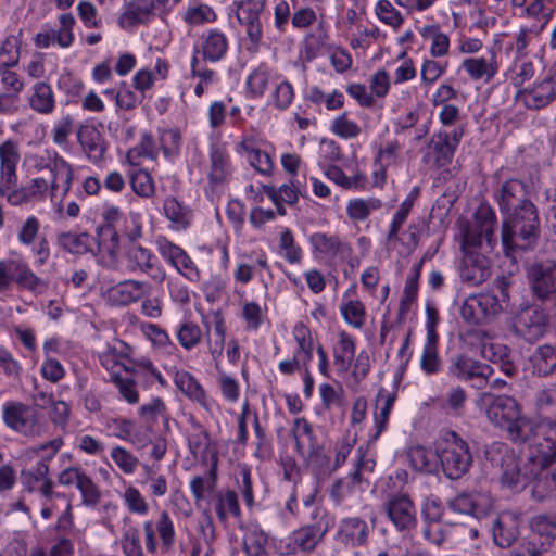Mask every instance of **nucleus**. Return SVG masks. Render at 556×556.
Here are the masks:
<instances>
[{
  "mask_svg": "<svg viewBox=\"0 0 556 556\" xmlns=\"http://www.w3.org/2000/svg\"><path fill=\"white\" fill-rule=\"evenodd\" d=\"M341 313L348 324L362 328L365 323V307L361 301H349L341 306Z\"/></svg>",
  "mask_w": 556,
  "mask_h": 556,
  "instance_id": "62",
  "label": "nucleus"
},
{
  "mask_svg": "<svg viewBox=\"0 0 556 556\" xmlns=\"http://www.w3.org/2000/svg\"><path fill=\"white\" fill-rule=\"evenodd\" d=\"M294 337L298 342V351L295 356L304 364L312 359L313 341L309 330L303 324H299L294 328Z\"/></svg>",
  "mask_w": 556,
  "mask_h": 556,
  "instance_id": "54",
  "label": "nucleus"
},
{
  "mask_svg": "<svg viewBox=\"0 0 556 556\" xmlns=\"http://www.w3.org/2000/svg\"><path fill=\"white\" fill-rule=\"evenodd\" d=\"M2 418L7 427L26 437H39L45 431V425L37 412L22 402H7L3 405Z\"/></svg>",
  "mask_w": 556,
  "mask_h": 556,
  "instance_id": "7",
  "label": "nucleus"
},
{
  "mask_svg": "<svg viewBox=\"0 0 556 556\" xmlns=\"http://www.w3.org/2000/svg\"><path fill=\"white\" fill-rule=\"evenodd\" d=\"M448 506L455 513L471 515L477 518L485 516L492 508L491 500L488 495L465 492L451 500Z\"/></svg>",
  "mask_w": 556,
  "mask_h": 556,
  "instance_id": "20",
  "label": "nucleus"
},
{
  "mask_svg": "<svg viewBox=\"0 0 556 556\" xmlns=\"http://www.w3.org/2000/svg\"><path fill=\"white\" fill-rule=\"evenodd\" d=\"M17 65V58L8 59L0 62V80L7 92H15L20 94L24 88V83L18 74L12 71V67Z\"/></svg>",
  "mask_w": 556,
  "mask_h": 556,
  "instance_id": "42",
  "label": "nucleus"
},
{
  "mask_svg": "<svg viewBox=\"0 0 556 556\" xmlns=\"http://www.w3.org/2000/svg\"><path fill=\"white\" fill-rule=\"evenodd\" d=\"M21 157V149L17 141L7 139L0 143V180L18 178L16 170Z\"/></svg>",
  "mask_w": 556,
  "mask_h": 556,
  "instance_id": "24",
  "label": "nucleus"
},
{
  "mask_svg": "<svg viewBox=\"0 0 556 556\" xmlns=\"http://www.w3.org/2000/svg\"><path fill=\"white\" fill-rule=\"evenodd\" d=\"M214 508L220 522H226L229 516L236 519L241 517L238 495L230 489L219 491L214 495Z\"/></svg>",
  "mask_w": 556,
  "mask_h": 556,
  "instance_id": "33",
  "label": "nucleus"
},
{
  "mask_svg": "<svg viewBox=\"0 0 556 556\" xmlns=\"http://www.w3.org/2000/svg\"><path fill=\"white\" fill-rule=\"evenodd\" d=\"M313 253L319 257L333 260L342 248V242L338 236H328L324 232H316L309 237Z\"/></svg>",
  "mask_w": 556,
  "mask_h": 556,
  "instance_id": "37",
  "label": "nucleus"
},
{
  "mask_svg": "<svg viewBox=\"0 0 556 556\" xmlns=\"http://www.w3.org/2000/svg\"><path fill=\"white\" fill-rule=\"evenodd\" d=\"M356 344L354 339L345 331L340 332L338 346L334 348L333 363L338 372L349 371L355 357Z\"/></svg>",
  "mask_w": 556,
  "mask_h": 556,
  "instance_id": "35",
  "label": "nucleus"
},
{
  "mask_svg": "<svg viewBox=\"0 0 556 556\" xmlns=\"http://www.w3.org/2000/svg\"><path fill=\"white\" fill-rule=\"evenodd\" d=\"M193 432L188 437V445L190 453L197 456L199 453H204L210 443L207 431L198 421H192Z\"/></svg>",
  "mask_w": 556,
  "mask_h": 556,
  "instance_id": "58",
  "label": "nucleus"
},
{
  "mask_svg": "<svg viewBox=\"0 0 556 556\" xmlns=\"http://www.w3.org/2000/svg\"><path fill=\"white\" fill-rule=\"evenodd\" d=\"M89 235L86 232L83 233H74V232H62L58 236L59 245L70 252L75 254L86 253L89 243Z\"/></svg>",
  "mask_w": 556,
  "mask_h": 556,
  "instance_id": "47",
  "label": "nucleus"
},
{
  "mask_svg": "<svg viewBox=\"0 0 556 556\" xmlns=\"http://www.w3.org/2000/svg\"><path fill=\"white\" fill-rule=\"evenodd\" d=\"M13 271V282H15L21 289H25L34 293H41L47 289L46 282L30 269L27 263L15 260Z\"/></svg>",
  "mask_w": 556,
  "mask_h": 556,
  "instance_id": "34",
  "label": "nucleus"
},
{
  "mask_svg": "<svg viewBox=\"0 0 556 556\" xmlns=\"http://www.w3.org/2000/svg\"><path fill=\"white\" fill-rule=\"evenodd\" d=\"M229 172L228 156L218 149L213 148L211 151V172L210 180L213 184H222L225 181Z\"/></svg>",
  "mask_w": 556,
  "mask_h": 556,
  "instance_id": "48",
  "label": "nucleus"
},
{
  "mask_svg": "<svg viewBox=\"0 0 556 556\" xmlns=\"http://www.w3.org/2000/svg\"><path fill=\"white\" fill-rule=\"evenodd\" d=\"M492 463L501 469V482L511 490H522L534 483L533 489L542 494L555 491L554 478L549 473L553 460L545 455L520 459L508 446H501L492 453Z\"/></svg>",
  "mask_w": 556,
  "mask_h": 556,
  "instance_id": "2",
  "label": "nucleus"
},
{
  "mask_svg": "<svg viewBox=\"0 0 556 556\" xmlns=\"http://www.w3.org/2000/svg\"><path fill=\"white\" fill-rule=\"evenodd\" d=\"M292 434L295 448L304 459L314 464L326 458L313 432L312 425L304 417L294 420Z\"/></svg>",
  "mask_w": 556,
  "mask_h": 556,
  "instance_id": "14",
  "label": "nucleus"
},
{
  "mask_svg": "<svg viewBox=\"0 0 556 556\" xmlns=\"http://www.w3.org/2000/svg\"><path fill=\"white\" fill-rule=\"evenodd\" d=\"M495 201L502 214H506L526 203L529 199L528 186L517 178L505 180L495 192Z\"/></svg>",
  "mask_w": 556,
  "mask_h": 556,
  "instance_id": "16",
  "label": "nucleus"
},
{
  "mask_svg": "<svg viewBox=\"0 0 556 556\" xmlns=\"http://www.w3.org/2000/svg\"><path fill=\"white\" fill-rule=\"evenodd\" d=\"M99 249L114 257L119 250V236L114 226L101 225L97 228Z\"/></svg>",
  "mask_w": 556,
  "mask_h": 556,
  "instance_id": "46",
  "label": "nucleus"
},
{
  "mask_svg": "<svg viewBox=\"0 0 556 556\" xmlns=\"http://www.w3.org/2000/svg\"><path fill=\"white\" fill-rule=\"evenodd\" d=\"M527 277L533 294L541 301L554 300L556 296V262L552 260L535 261L528 265Z\"/></svg>",
  "mask_w": 556,
  "mask_h": 556,
  "instance_id": "10",
  "label": "nucleus"
},
{
  "mask_svg": "<svg viewBox=\"0 0 556 556\" xmlns=\"http://www.w3.org/2000/svg\"><path fill=\"white\" fill-rule=\"evenodd\" d=\"M279 247L285 251L286 260L291 264L300 263L302 260V250L295 244L293 233L290 229H285L280 235Z\"/></svg>",
  "mask_w": 556,
  "mask_h": 556,
  "instance_id": "61",
  "label": "nucleus"
},
{
  "mask_svg": "<svg viewBox=\"0 0 556 556\" xmlns=\"http://www.w3.org/2000/svg\"><path fill=\"white\" fill-rule=\"evenodd\" d=\"M548 316L536 305L521 307L513 317L511 328L515 334L526 341L534 342L542 338L547 329Z\"/></svg>",
  "mask_w": 556,
  "mask_h": 556,
  "instance_id": "8",
  "label": "nucleus"
},
{
  "mask_svg": "<svg viewBox=\"0 0 556 556\" xmlns=\"http://www.w3.org/2000/svg\"><path fill=\"white\" fill-rule=\"evenodd\" d=\"M48 464L46 460H40L34 468L22 471L21 482L28 492H33L37 490L38 485L48 477Z\"/></svg>",
  "mask_w": 556,
  "mask_h": 556,
  "instance_id": "50",
  "label": "nucleus"
},
{
  "mask_svg": "<svg viewBox=\"0 0 556 556\" xmlns=\"http://www.w3.org/2000/svg\"><path fill=\"white\" fill-rule=\"evenodd\" d=\"M533 371L539 376H547L556 368V350L552 345L539 346L531 355Z\"/></svg>",
  "mask_w": 556,
  "mask_h": 556,
  "instance_id": "40",
  "label": "nucleus"
},
{
  "mask_svg": "<svg viewBox=\"0 0 556 556\" xmlns=\"http://www.w3.org/2000/svg\"><path fill=\"white\" fill-rule=\"evenodd\" d=\"M395 399L396 391L384 393L383 389L379 390L376 400L377 412L375 413L376 438L384 430Z\"/></svg>",
  "mask_w": 556,
  "mask_h": 556,
  "instance_id": "41",
  "label": "nucleus"
},
{
  "mask_svg": "<svg viewBox=\"0 0 556 556\" xmlns=\"http://www.w3.org/2000/svg\"><path fill=\"white\" fill-rule=\"evenodd\" d=\"M121 545L125 556H146L140 541V532L136 527H128L124 530Z\"/></svg>",
  "mask_w": 556,
  "mask_h": 556,
  "instance_id": "53",
  "label": "nucleus"
},
{
  "mask_svg": "<svg viewBox=\"0 0 556 556\" xmlns=\"http://www.w3.org/2000/svg\"><path fill=\"white\" fill-rule=\"evenodd\" d=\"M326 531V528H321L320 525L317 523L305 526L294 531L291 536L293 544L292 552L295 553L298 548L303 552L313 551L323 540Z\"/></svg>",
  "mask_w": 556,
  "mask_h": 556,
  "instance_id": "32",
  "label": "nucleus"
},
{
  "mask_svg": "<svg viewBox=\"0 0 556 556\" xmlns=\"http://www.w3.org/2000/svg\"><path fill=\"white\" fill-rule=\"evenodd\" d=\"M109 381L116 386L119 394L129 404H136L139 402V393L136 388V382L131 378H123L119 374L112 372Z\"/></svg>",
  "mask_w": 556,
  "mask_h": 556,
  "instance_id": "57",
  "label": "nucleus"
},
{
  "mask_svg": "<svg viewBox=\"0 0 556 556\" xmlns=\"http://www.w3.org/2000/svg\"><path fill=\"white\" fill-rule=\"evenodd\" d=\"M502 224V244L506 256L516 250L533 249L540 238V218L533 202L506 214Z\"/></svg>",
  "mask_w": 556,
  "mask_h": 556,
  "instance_id": "3",
  "label": "nucleus"
},
{
  "mask_svg": "<svg viewBox=\"0 0 556 556\" xmlns=\"http://www.w3.org/2000/svg\"><path fill=\"white\" fill-rule=\"evenodd\" d=\"M421 515L426 523L441 525L444 506L438 497H427L421 507Z\"/></svg>",
  "mask_w": 556,
  "mask_h": 556,
  "instance_id": "63",
  "label": "nucleus"
},
{
  "mask_svg": "<svg viewBox=\"0 0 556 556\" xmlns=\"http://www.w3.org/2000/svg\"><path fill=\"white\" fill-rule=\"evenodd\" d=\"M507 438L516 444H535L541 448V455L556 458V421L545 417L542 421L535 422L532 419L519 414V416L503 428Z\"/></svg>",
  "mask_w": 556,
  "mask_h": 556,
  "instance_id": "4",
  "label": "nucleus"
},
{
  "mask_svg": "<svg viewBox=\"0 0 556 556\" xmlns=\"http://www.w3.org/2000/svg\"><path fill=\"white\" fill-rule=\"evenodd\" d=\"M435 456L444 476L451 480L464 477L472 466L469 444L453 430L444 431L435 443Z\"/></svg>",
  "mask_w": 556,
  "mask_h": 556,
  "instance_id": "5",
  "label": "nucleus"
},
{
  "mask_svg": "<svg viewBox=\"0 0 556 556\" xmlns=\"http://www.w3.org/2000/svg\"><path fill=\"white\" fill-rule=\"evenodd\" d=\"M111 458L126 475L134 473L139 465V459L122 446H114L111 450Z\"/></svg>",
  "mask_w": 556,
  "mask_h": 556,
  "instance_id": "56",
  "label": "nucleus"
},
{
  "mask_svg": "<svg viewBox=\"0 0 556 556\" xmlns=\"http://www.w3.org/2000/svg\"><path fill=\"white\" fill-rule=\"evenodd\" d=\"M228 41L226 36L218 30H210L202 46L204 59L212 62L219 61L227 52Z\"/></svg>",
  "mask_w": 556,
  "mask_h": 556,
  "instance_id": "39",
  "label": "nucleus"
},
{
  "mask_svg": "<svg viewBox=\"0 0 556 556\" xmlns=\"http://www.w3.org/2000/svg\"><path fill=\"white\" fill-rule=\"evenodd\" d=\"M383 511L400 532H410L417 526V508L407 493L391 495L383 504Z\"/></svg>",
  "mask_w": 556,
  "mask_h": 556,
  "instance_id": "9",
  "label": "nucleus"
},
{
  "mask_svg": "<svg viewBox=\"0 0 556 556\" xmlns=\"http://www.w3.org/2000/svg\"><path fill=\"white\" fill-rule=\"evenodd\" d=\"M495 226L494 211L482 205L475 213L473 224H467L462 229L460 247L464 257L460 278L464 282L478 286L491 276V261L486 253L492 252L496 244Z\"/></svg>",
  "mask_w": 556,
  "mask_h": 556,
  "instance_id": "1",
  "label": "nucleus"
},
{
  "mask_svg": "<svg viewBox=\"0 0 556 556\" xmlns=\"http://www.w3.org/2000/svg\"><path fill=\"white\" fill-rule=\"evenodd\" d=\"M129 185L134 193L142 199H152L155 195L154 179L144 169L134 172L129 177Z\"/></svg>",
  "mask_w": 556,
  "mask_h": 556,
  "instance_id": "44",
  "label": "nucleus"
},
{
  "mask_svg": "<svg viewBox=\"0 0 556 556\" xmlns=\"http://www.w3.org/2000/svg\"><path fill=\"white\" fill-rule=\"evenodd\" d=\"M530 528L533 534L538 536V542L541 545V549H545L547 552L552 547L556 538V515H536L531 518Z\"/></svg>",
  "mask_w": 556,
  "mask_h": 556,
  "instance_id": "25",
  "label": "nucleus"
},
{
  "mask_svg": "<svg viewBox=\"0 0 556 556\" xmlns=\"http://www.w3.org/2000/svg\"><path fill=\"white\" fill-rule=\"evenodd\" d=\"M462 67L472 79H484L486 83H489L498 71L494 54H491L490 58L465 59L462 63Z\"/></svg>",
  "mask_w": 556,
  "mask_h": 556,
  "instance_id": "30",
  "label": "nucleus"
},
{
  "mask_svg": "<svg viewBox=\"0 0 556 556\" xmlns=\"http://www.w3.org/2000/svg\"><path fill=\"white\" fill-rule=\"evenodd\" d=\"M153 11V2L134 0L128 4L124 15L131 23L137 24L143 23Z\"/></svg>",
  "mask_w": 556,
  "mask_h": 556,
  "instance_id": "60",
  "label": "nucleus"
},
{
  "mask_svg": "<svg viewBox=\"0 0 556 556\" xmlns=\"http://www.w3.org/2000/svg\"><path fill=\"white\" fill-rule=\"evenodd\" d=\"M144 546L150 555H154L159 547L162 553L170 552L176 543L174 520L165 509L161 510L155 521L146 520L142 523Z\"/></svg>",
  "mask_w": 556,
  "mask_h": 556,
  "instance_id": "6",
  "label": "nucleus"
},
{
  "mask_svg": "<svg viewBox=\"0 0 556 556\" xmlns=\"http://www.w3.org/2000/svg\"><path fill=\"white\" fill-rule=\"evenodd\" d=\"M28 104L38 114H51L55 109V96L52 87L46 81H37L31 87Z\"/></svg>",
  "mask_w": 556,
  "mask_h": 556,
  "instance_id": "27",
  "label": "nucleus"
},
{
  "mask_svg": "<svg viewBox=\"0 0 556 556\" xmlns=\"http://www.w3.org/2000/svg\"><path fill=\"white\" fill-rule=\"evenodd\" d=\"M177 339L184 349L191 350L200 343L202 330L197 324L185 321L177 330Z\"/></svg>",
  "mask_w": 556,
  "mask_h": 556,
  "instance_id": "52",
  "label": "nucleus"
},
{
  "mask_svg": "<svg viewBox=\"0 0 556 556\" xmlns=\"http://www.w3.org/2000/svg\"><path fill=\"white\" fill-rule=\"evenodd\" d=\"M448 372L458 379L472 381L473 387L482 389L488 384L494 368L485 363L460 354L452 359Z\"/></svg>",
  "mask_w": 556,
  "mask_h": 556,
  "instance_id": "12",
  "label": "nucleus"
},
{
  "mask_svg": "<svg viewBox=\"0 0 556 556\" xmlns=\"http://www.w3.org/2000/svg\"><path fill=\"white\" fill-rule=\"evenodd\" d=\"M163 210L165 216L176 225L177 229H186L190 225L192 211L175 197H167L164 200Z\"/></svg>",
  "mask_w": 556,
  "mask_h": 556,
  "instance_id": "38",
  "label": "nucleus"
},
{
  "mask_svg": "<svg viewBox=\"0 0 556 556\" xmlns=\"http://www.w3.org/2000/svg\"><path fill=\"white\" fill-rule=\"evenodd\" d=\"M205 338L207 348L213 359H218L223 355L225 338H226V324L220 314H215L213 320V331H211V326L208 323H205Z\"/></svg>",
  "mask_w": 556,
  "mask_h": 556,
  "instance_id": "36",
  "label": "nucleus"
},
{
  "mask_svg": "<svg viewBox=\"0 0 556 556\" xmlns=\"http://www.w3.org/2000/svg\"><path fill=\"white\" fill-rule=\"evenodd\" d=\"M376 14L382 23L394 28H397L403 23L401 13L392 5L389 0L378 1L376 5Z\"/></svg>",
  "mask_w": 556,
  "mask_h": 556,
  "instance_id": "64",
  "label": "nucleus"
},
{
  "mask_svg": "<svg viewBox=\"0 0 556 556\" xmlns=\"http://www.w3.org/2000/svg\"><path fill=\"white\" fill-rule=\"evenodd\" d=\"M519 414H521L519 404L514 397L507 395L494 396L486 408L488 419L501 429L514 421Z\"/></svg>",
  "mask_w": 556,
  "mask_h": 556,
  "instance_id": "19",
  "label": "nucleus"
},
{
  "mask_svg": "<svg viewBox=\"0 0 556 556\" xmlns=\"http://www.w3.org/2000/svg\"><path fill=\"white\" fill-rule=\"evenodd\" d=\"M520 518L511 511L501 513L492 526L494 543L502 547H509L518 539L520 531Z\"/></svg>",
  "mask_w": 556,
  "mask_h": 556,
  "instance_id": "18",
  "label": "nucleus"
},
{
  "mask_svg": "<svg viewBox=\"0 0 556 556\" xmlns=\"http://www.w3.org/2000/svg\"><path fill=\"white\" fill-rule=\"evenodd\" d=\"M217 459L212 462L211 467L203 475L194 476L190 481V491L197 505L213 494L217 485Z\"/></svg>",
  "mask_w": 556,
  "mask_h": 556,
  "instance_id": "28",
  "label": "nucleus"
},
{
  "mask_svg": "<svg viewBox=\"0 0 556 556\" xmlns=\"http://www.w3.org/2000/svg\"><path fill=\"white\" fill-rule=\"evenodd\" d=\"M269 71L265 64L257 66L248 77L247 86L253 97L262 96L268 85Z\"/></svg>",
  "mask_w": 556,
  "mask_h": 556,
  "instance_id": "55",
  "label": "nucleus"
},
{
  "mask_svg": "<svg viewBox=\"0 0 556 556\" xmlns=\"http://www.w3.org/2000/svg\"><path fill=\"white\" fill-rule=\"evenodd\" d=\"M408 459L412 467L417 471L430 473L434 470L433 454L424 446L418 445L409 448Z\"/></svg>",
  "mask_w": 556,
  "mask_h": 556,
  "instance_id": "49",
  "label": "nucleus"
},
{
  "mask_svg": "<svg viewBox=\"0 0 556 556\" xmlns=\"http://www.w3.org/2000/svg\"><path fill=\"white\" fill-rule=\"evenodd\" d=\"M517 97L531 110H539L556 99V72H549L530 88L518 91Z\"/></svg>",
  "mask_w": 556,
  "mask_h": 556,
  "instance_id": "15",
  "label": "nucleus"
},
{
  "mask_svg": "<svg viewBox=\"0 0 556 556\" xmlns=\"http://www.w3.org/2000/svg\"><path fill=\"white\" fill-rule=\"evenodd\" d=\"M331 131L344 139L356 138L361 134V127L353 121L349 119L348 113L344 112L333 119Z\"/></svg>",
  "mask_w": 556,
  "mask_h": 556,
  "instance_id": "59",
  "label": "nucleus"
},
{
  "mask_svg": "<svg viewBox=\"0 0 556 556\" xmlns=\"http://www.w3.org/2000/svg\"><path fill=\"white\" fill-rule=\"evenodd\" d=\"M429 154L433 155V163L438 167L448 165L455 153V148L450 143V134L446 131H439L432 135L429 144Z\"/></svg>",
  "mask_w": 556,
  "mask_h": 556,
  "instance_id": "31",
  "label": "nucleus"
},
{
  "mask_svg": "<svg viewBox=\"0 0 556 556\" xmlns=\"http://www.w3.org/2000/svg\"><path fill=\"white\" fill-rule=\"evenodd\" d=\"M78 142L87 156L93 161L101 160L105 152L104 139L93 126H81L78 129Z\"/></svg>",
  "mask_w": 556,
  "mask_h": 556,
  "instance_id": "29",
  "label": "nucleus"
},
{
  "mask_svg": "<svg viewBox=\"0 0 556 556\" xmlns=\"http://www.w3.org/2000/svg\"><path fill=\"white\" fill-rule=\"evenodd\" d=\"M157 251L182 277L191 282H199L200 271L189 254L180 247L168 241L166 238H159L156 241Z\"/></svg>",
  "mask_w": 556,
  "mask_h": 556,
  "instance_id": "13",
  "label": "nucleus"
},
{
  "mask_svg": "<svg viewBox=\"0 0 556 556\" xmlns=\"http://www.w3.org/2000/svg\"><path fill=\"white\" fill-rule=\"evenodd\" d=\"M174 382L180 392L189 400L197 402L205 409L210 408L206 392L193 375L186 370L175 374Z\"/></svg>",
  "mask_w": 556,
  "mask_h": 556,
  "instance_id": "26",
  "label": "nucleus"
},
{
  "mask_svg": "<svg viewBox=\"0 0 556 556\" xmlns=\"http://www.w3.org/2000/svg\"><path fill=\"white\" fill-rule=\"evenodd\" d=\"M244 551L248 556H268L267 535L260 529H252L244 535Z\"/></svg>",
  "mask_w": 556,
  "mask_h": 556,
  "instance_id": "51",
  "label": "nucleus"
},
{
  "mask_svg": "<svg viewBox=\"0 0 556 556\" xmlns=\"http://www.w3.org/2000/svg\"><path fill=\"white\" fill-rule=\"evenodd\" d=\"M265 7V0H241L237 3L236 15L239 23L247 28L249 45L247 51L256 53L263 38L260 15Z\"/></svg>",
  "mask_w": 556,
  "mask_h": 556,
  "instance_id": "11",
  "label": "nucleus"
},
{
  "mask_svg": "<svg viewBox=\"0 0 556 556\" xmlns=\"http://www.w3.org/2000/svg\"><path fill=\"white\" fill-rule=\"evenodd\" d=\"M483 355L507 377H514L518 372L515 355L507 345L491 343L483 348Z\"/></svg>",
  "mask_w": 556,
  "mask_h": 556,
  "instance_id": "23",
  "label": "nucleus"
},
{
  "mask_svg": "<svg viewBox=\"0 0 556 556\" xmlns=\"http://www.w3.org/2000/svg\"><path fill=\"white\" fill-rule=\"evenodd\" d=\"M144 295V283L137 280H125L105 292L109 304L114 306H126L139 301Z\"/></svg>",
  "mask_w": 556,
  "mask_h": 556,
  "instance_id": "21",
  "label": "nucleus"
},
{
  "mask_svg": "<svg viewBox=\"0 0 556 556\" xmlns=\"http://www.w3.org/2000/svg\"><path fill=\"white\" fill-rule=\"evenodd\" d=\"M382 202L377 198L351 200L346 206V214L353 220H365L372 211L379 210Z\"/></svg>",
  "mask_w": 556,
  "mask_h": 556,
  "instance_id": "45",
  "label": "nucleus"
},
{
  "mask_svg": "<svg viewBox=\"0 0 556 556\" xmlns=\"http://www.w3.org/2000/svg\"><path fill=\"white\" fill-rule=\"evenodd\" d=\"M369 527L359 517L344 518L339 526L338 538L346 546L358 547L367 543Z\"/></svg>",
  "mask_w": 556,
  "mask_h": 556,
  "instance_id": "22",
  "label": "nucleus"
},
{
  "mask_svg": "<svg viewBox=\"0 0 556 556\" xmlns=\"http://www.w3.org/2000/svg\"><path fill=\"white\" fill-rule=\"evenodd\" d=\"M17 182L18 178L0 180V197L5 198L12 206H20L31 200L25 187H18Z\"/></svg>",
  "mask_w": 556,
  "mask_h": 556,
  "instance_id": "43",
  "label": "nucleus"
},
{
  "mask_svg": "<svg viewBox=\"0 0 556 556\" xmlns=\"http://www.w3.org/2000/svg\"><path fill=\"white\" fill-rule=\"evenodd\" d=\"M50 173L52 176L50 185V197L51 201L58 205H61L64 197L68 193L74 170L71 164L64 159L58 157L50 165Z\"/></svg>",
  "mask_w": 556,
  "mask_h": 556,
  "instance_id": "17",
  "label": "nucleus"
}]
</instances>
